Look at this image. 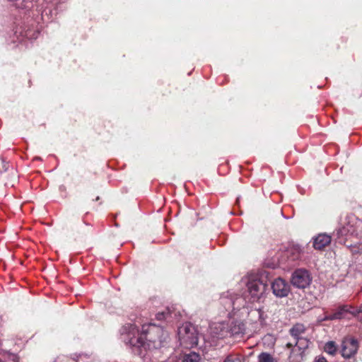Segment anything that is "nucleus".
Segmentation results:
<instances>
[{
  "instance_id": "1",
  "label": "nucleus",
  "mask_w": 362,
  "mask_h": 362,
  "mask_svg": "<svg viewBox=\"0 0 362 362\" xmlns=\"http://www.w3.org/2000/svg\"><path fill=\"white\" fill-rule=\"evenodd\" d=\"M120 332L125 344L137 347L144 346L146 340L149 348L159 349L168 338V334L160 326L152 323L143 325L141 334L133 324L124 325Z\"/></svg>"
},
{
  "instance_id": "2",
  "label": "nucleus",
  "mask_w": 362,
  "mask_h": 362,
  "mask_svg": "<svg viewBox=\"0 0 362 362\" xmlns=\"http://www.w3.org/2000/svg\"><path fill=\"white\" fill-rule=\"evenodd\" d=\"M177 336L180 346L185 349L193 348L198 344V331L191 323H185L179 327Z\"/></svg>"
},
{
  "instance_id": "3",
  "label": "nucleus",
  "mask_w": 362,
  "mask_h": 362,
  "mask_svg": "<svg viewBox=\"0 0 362 362\" xmlns=\"http://www.w3.org/2000/svg\"><path fill=\"white\" fill-rule=\"evenodd\" d=\"M247 291L252 302L264 298L267 291V284L259 279H251L247 284Z\"/></svg>"
},
{
  "instance_id": "4",
  "label": "nucleus",
  "mask_w": 362,
  "mask_h": 362,
  "mask_svg": "<svg viewBox=\"0 0 362 362\" xmlns=\"http://www.w3.org/2000/svg\"><path fill=\"white\" fill-rule=\"evenodd\" d=\"M310 282L311 277L306 269H296L292 274L291 283L296 288H305L310 285Z\"/></svg>"
},
{
  "instance_id": "5",
  "label": "nucleus",
  "mask_w": 362,
  "mask_h": 362,
  "mask_svg": "<svg viewBox=\"0 0 362 362\" xmlns=\"http://www.w3.org/2000/svg\"><path fill=\"white\" fill-rule=\"evenodd\" d=\"M229 325L225 322H214L210 325L209 333L212 339H223L229 336Z\"/></svg>"
},
{
  "instance_id": "6",
  "label": "nucleus",
  "mask_w": 362,
  "mask_h": 362,
  "mask_svg": "<svg viewBox=\"0 0 362 362\" xmlns=\"http://www.w3.org/2000/svg\"><path fill=\"white\" fill-rule=\"evenodd\" d=\"M358 349V344L356 339L346 338L341 343V356L344 358H349L356 354Z\"/></svg>"
},
{
  "instance_id": "7",
  "label": "nucleus",
  "mask_w": 362,
  "mask_h": 362,
  "mask_svg": "<svg viewBox=\"0 0 362 362\" xmlns=\"http://www.w3.org/2000/svg\"><path fill=\"white\" fill-rule=\"evenodd\" d=\"M273 293L279 298L288 296L290 292V286L281 278L276 279L271 284Z\"/></svg>"
},
{
  "instance_id": "8",
  "label": "nucleus",
  "mask_w": 362,
  "mask_h": 362,
  "mask_svg": "<svg viewBox=\"0 0 362 362\" xmlns=\"http://www.w3.org/2000/svg\"><path fill=\"white\" fill-rule=\"evenodd\" d=\"M229 335L235 337H241L245 332V325L243 322L235 320L229 325Z\"/></svg>"
},
{
  "instance_id": "9",
  "label": "nucleus",
  "mask_w": 362,
  "mask_h": 362,
  "mask_svg": "<svg viewBox=\"0 0 362 362\" xmlns=\"http://www.w3.org/2000/svg\"><path fill=\"white\" fill-rule=\"evenodd\" d=\"M331 236L327 234H319L313 240V247L316 250H322L331 243Z\"/></svg>"
},
{
  "instance_id": "10",
  "label": "nucleus",
  "mask_w": 362,
  "mask_h": 362,
  "mask_svg": "<svg viewBox=\"0 0 362 362\" xmlns=\"http://www.w3.org/2000/svg\"><path fill=\"white\" fill-rule=\"evenodd\" d=\"M287 253L291 261L298 260L302 257L303 248L299 245H293L288 250Z\"/></svg>"
},
{
  "instance_id": "11",
  "label": "nucleus",
  "mask_w": 362,
  "mask_h": 362,
  "mask_svg": "<svg viewBox=\"0 0 362 362\" xmlns=\"http://www.w3.org/2000/svg\"><path fill=\"white\" fill-rule=\"evenodd\" d=\"M305 327L302 324H296L290 329V334L295 339V345L298 344L300 335L305 332Z\"/></svg>"
},
{
  "instance_id": "12",
  "label": "nucleus",
  "mask_w": 362,
  "mask_h": 362,
  "mask_svg": "<svg viewBox=\"0 0 362 362\" xmlns=\"http://www.w3.org/2000/svg\"><path fill=\"white\" fill-rule=\"evenodd\" d=\"M348 312L346 306H341L332 315H326L322 320H339L344 317L345 313Z\"/></svg>"
},
{
  "instance_id": "13",
  "label": "nucleus",
  "mask_w": 362,
  "mask_h": 362,
  "mask_svg": "<svg viewBox=\"0 0 362 362\" xmlns=\"http://www.w3.org/2000/svg\"><path fill=\"white\" fill-rule=\"evenodd\" d=\"M182 362H200L201 356L195 352H190L183 356Z\"/></svg>"
},
{
  "instance_id": "14",
  "label": "nucleus",
  "mask_w": 362,
  "mask_h": 362,
  "mask_svg": "<svg viewBox=\"0 0 362 362\" xmlns=\"http://www.w3.org/2000/svg\"><path fill=\"white\" fill-rule=\"evenodd\" d=\"M337 347L334 341H329L324 346V351L329 355L334 356L337 353Z\"/></svg>"
},
{
  "instance_id": "15",
  "label": "nucleus",
  "mask_w": 362,
  "mask_h": 362,
  "mask_svg": "<svg viewBox=\"0 0 362 362\" xmlns=\"http://www.w3.org/2000/svg\"><path fill=\"white\" fill-rule=\"evenodd\" d=\"M221 300H222L223 303H224L226 305L228 306V308H230V307H232L233 308H235V304H236L237 301L242 300V298H237L235 300H232L230 298H228V296H223L221 298Z\"/></svg>"
},
{
  "instance_id": "16",
  "label": "nucleus",
  "mask_w": 362,
  "mask_h": 362,
  "mask_svg": "<svg viewBox=\"0 0 362 362\" xmlns=\"http://www.w3.org/2000/svg\"><path fill=\"white\" fill-rule=\"evenodd\" d=\"M258 362H274V357L269 353L262 352L257 356Z\"/></svg>"
},
{
  "instance_id": "17",
  "label": "nucleus",
  "mask_w": 362,
  "mask_h": 362,
  "mask_svg": "<svg viewBox=\"0 0 362 362\" xmlns=\"http://www.w3.org/2000/svg\"><path fill=\"white\" fill-rule=\"evenodd\" d=\"M9 164L4 159H0V173L6 171L8 169Z\"/></svg>"
},
{
  "instance_id": "18",
  "label": "nucleus",
  "mask_w": 362,
  "mask_h": 362,
  "mask_svg": "<svg viewBox=\"0 0 362 362\" xmlns=\"http://www.w3.org/2000/svg\"><path fill=\"white\" fill-rule=\"evenodd\" d=\"M224 362H243L240 357L238 356H228Z\"/></svg>"
},
{
  "instance_id": "19",
  "label": "nucleus",
  "mask_w": 362,
  "mask_h": 362,
  "mask_svg": "<svg viewBox=\"0 0 362 362\" xmlns=\"http://www.w3.org/2000/svg\"><path fill=\"white\" fill-rule=\"evenodd\" d=\"M8 1H16V6L18 7V8H29V6L27 5V4H23V3H18V0H7Z\"/></svg>"
},
{
  "instance_id": "20",
  "label": "nucleus",
  "mask_w": 362,
  "mask_h": 362,
  "mask_svg": "<svg viewBox=\"0 0 362 362\" xmlns=\"http://www.w3.org/2000/svg\"><path fill=\"white\" fill-rule=\"evenodd\" d=\"M314 362H327L324 356H319L315 358Z\"/></svg>"
},
{
  "instance_id": "21",
  "label": "nucleus",
  "mask_w": 362,
  "mask_h": 362,
  "mask_svg": "<svg viewBox=\"0 0 362 362\" xmlns=\"http://www.w3.org/2000/svg\"><path fill=\"white\" fill-rule=\"evenodd\" d=\"M165 318V313H159L156 315V319L158 320H162Z\"/></svg>"
},
{
  "instance_id": "22",
  "label": "nucleus",
  "mask_w": 362,
  "mask_h": 362,
  "mask_svg": "<svg viewBox=\"0 0 362 362\" xmlns=\"http://www.w3.org/2000/svg\"><path fill=\"white\" fill-rule=\"evenodd\" d=\"M11 359L13 362H18V357L16 355H12Z\"/></svg>"
},
{
  "instance_id": "23",
  "label": "nucleus",
  "mask_w": 362,
  "mask_h": 362,
  "mask_svg": "<svg viewBox=\"0 0 362 362\" xmlns=\"http://www.w3.org/2000/svg\"><path fill=\"white\" fill-rule=\"evenodd\" d=\"M286 346H287L288 347H289V348H291V347H293V344H291V343H288V344H286Z\"/></svg>"
},
{
  "instance_id": "24",
  "label": "nucleus",
  "mask_w": 362,
  "mask_h": 362,
  "mask_svg": "<svg viewBox=\"0 0 362 362\" xmlns=\"http://www.w3.org/2000/svg\"><path fill=\"white\" fill-rule=\"evenodd\" d=\"M239 200H240V198H237V200H236V202L238 203L239 202Z\"/></svg>"
},
{
  "instance_id": "25",
  "label": "nucleus",
  "mask_w": 362,
  "mask_h": 362,
  "mask_svg": "<svg viewBox=\"0 0 362 362\" xmlns=\"http://www.w3.org/2000/svg\"><path fill=\"white\" fill-rule=\"evenodd\" d=\"M360 313H362V306L360 308Z\"/></svg>"
},
{
  "instance_id": "26",
  "label": "nucleus",
  "mask_w": 362,
  "mask_h": 362,
  "mask_svg": "<svg viewBox=\"0 0 362 362\" xmlns=\"http://www.w3.org/2000/svg\"><path fill=\"white\" fill-rule=\"evenodd\" d=\"M0 362H4V361L0 358Z\"/></svg>"
}]
</instances>
